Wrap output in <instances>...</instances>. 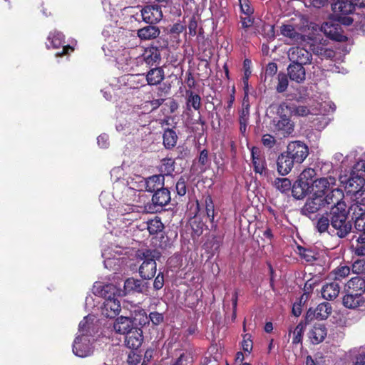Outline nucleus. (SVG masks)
Returning a JSON list of instances; mask_svg holds the SVG:
<instances>
[{
    "mask_svg": "<svg viewBox=\"0 0 365 365\" xmlns=\"http://www.w3.org/2000/svg\"><path fill=\"white\" fill-rule=\"evenodd\" d=\"M312 182L307 180H302L298 179L292 185V195L296 199H302L306 196L308 193Z\"/></svg>",
    "mask_w": 365,
    "mask_h": 365,
    "instance_id": "412c9836",
    "label": "nucleus"
},
{
    "mask_svg": "<svg viewBox=\"0 0 365 365\" xmlns=\"http://www.w3.org/2000/svg\"><path fill=\"white\" fill-rule=\"evenodd\" d=\"M364 303V297L359 293L350 292L343 297V304L349 309H355Z\"/></svg>",
    "mask_w": 365,
    "mask_h": 365,
    "instance_id": "a878e982",
    "label": "nucleus"
},
{
    "mask_svg": "<svg viewBox=\"0 0 365 365\" xmlns=\"http://www.w3.org/2000/svg\"><path fill=\"white\" fill-rule=\"evenodd\" d=\"M331 306L329 302L321 303L314 311L309 309L307 312V317L312 319L313 316L317 319H326L331 313Z\"/></svg>",
    "mask_w": 365,
    "mask_h": 365,
    "instance_id": "aec40b11",
    "label": "nucleus"
},
{
    "mask_svg": "<svg viewBox=\"0 0 365 365\" xmlns=\"http://www.w3.org/2000/svg\"><path fill=\"white\" fill-rule=\"evenodd\" d=\"M296 163H302L309 155V148L303 142L295 140L289 142L285 151Z\"/></svg>",
    "mask_w": 365,
    "mask_h": 365,
    "instance_id": "6e6552de",
    "label": "nucleus"
},
{
    "mask_svg": "<svg viewBox=\"0 0 365 365\" xmlns=\"http://www.w3.org/2000/svg\"><path fill=\"white\" fill-rule=\"evenodd\" d=\"M130 319L134 327H140L149 323L148 317L145 311L140 307H136L130 312Z\"/></svg>",
    "mask_w": 365,
    "mask_h": 365,
    "instance_id": "4be33fe9",
    "label": "nucleus"
},
{
    "mask_svg": "<svg viewBox=\"0 0 365 365\" xmlns=\"http://www.w3.org/2000/svg\"><path fill=\"white\" fill-rule=\"evenodd\" d=\"M48 40L51 42L53 48H58L64 43V36L59 31H54L50 34Z\"/></svg>",
    "mask_w": 365,
    "mask_h": 365,
    "instance_id": "37998d69",
    "label": "nucleus"
},
{
    "mask_svg": "<svg viewBox=\"0 0 365 365\" xmlns=\"http://www.w3.org/2000/svg\"><path fill=\"white\" fill-rule=\"evenodd\" d=\"M160 34L158 26L149 25L138 30V36L141 40H151L157 38Z\"/></svg>",
    "mask_w": 365,
    "mask_h": 365,
    "instance_id": "cd10ccee",
    "label": "nucleus"
},
{
    "mask_svg": "<svg viewBox=\"0 0 365 365\" xmlns=\"http://www.w3.org/2000/svg\"><path fill=\"white\" fill-rule=\"evenodd\" d=\"M94 293L103 297L105 301L101 308L102 314L107 318H114L120 312V302L115 297L116 292L115 287L112 284L101 285V283H96Z\"/></svg>",
    "mask_w": 365,
    "mask_h": 365,
    "instance_id": "f257e3e1",
    "label": "nucleus"
},
{
    "mask_svg": "<svg viewBox=\"0 0 365 365\" xmlns=\"http://www.w3.org/2000/svg\"><path fill=\"white\" fill-rule=\"evenodd\" d=\"M148 284L147 282L133 277L127 279L124 282V290L125 293H145L148 291Z\"/></svg>",
    "mask_w": 365,
    "mask_h": 365,
    "instance_id": "6ab92c4d",
    "label": "nucleus"
},
{
    "mask_svg": "<svg viewBox=\"0 0 365 365\" xmlns=\"http://www.w3.org/2000/svg\"><path fill=\"white\" fill-rule=\"evenodd\" d=\"M142 58L147 65L153 66L160 61V54L158 49L153 48L145 51Z\"/></svg>",
    "mask_w": 365,
    "mask_h": 365,
    "instance_id": "f704fd0d",
    "label": "nucleus"
},
{
    "mask_svg": "<svg viewBox=\"0 0 365 365\" xmlns=\"http://www.w3.org/2000/svg\"><path fill=\"white\" fill-rule=\"evenodd\" d=\"M358 244L355 247V253L359 256L365 255V238L359 237L357 240Z\"/></svg>",
    "mask_w": 365,
    "mask_h": 365,
    "instance_id": "6e6d98bb",
    "label": "nucleus"
},
{
    "mask_svg": "<svg viewBox=\"0 0 365 365\" xmlns=\"http://www.w3.org/2000/svg\"><path fill=\"white\" fill-rule=\"evenodd\" d=\"M336 178L329 175L326 178L316 179L312 182L314 195L324 197L336 186Z\"/></svg>",
    "mask_w": 365,
    "mask_h": 365,
    "instance_id": "9d476101",
    "label": "nucleus"
},
{
    "mask_svg": "<svg viewBox=\"0 0 365 365\" xmlns=\"http://www.w3.org/2000/svg\"><path fill=\"white\" fill-rule=\"evenodd\" d=\"M304 31V26L299 24L287 23L280 26V34L287 38L289 44L304 41L305 40V36L302 34Z\"/></svg>",
    "mask_w": 365,
    "mask_h": 365,
    "instance_id": "0eeeda50",
    "label": "nucleus"
},
{
    "mask_svg": "<svg viewBox=\"0 0 365 365\" xmlns=\"http://www.w3.org/2000/svg\"><path fill=\"white\" fill-rule=\"evenodd\" d=\"M149 322L151 321L154 325H158L163 321V315L157 312H150L148 316Z\"/></svg>",
    "mask_w": 365,
    "mask_h": 365,
    "instance_id": "13d9d810",
    "label": "nucleus"
},
{
    "mask_svg": "<svg viewBox=\"0 0 365 365\" xmlns=\"http://www.w3.org/2000/svg\"><path fill=\"white\" fill-rule=\"evenodd\" d=\"M339 291L340 287L336 282L327 283L322 288V295L327 300H333L339 295Z\"/></svg>",
    "mask_w": 365,
    "mask_h": 365,
    "instance_id": "bb28decb",
    "label": "nucleus"
},
{
    "mask_svg": "<svg viewBox=\"0 0 365 365\" xmlns=\"http://www.w3.org/2000/svg\"><path fill=\"white\" fill-rule=\"evenodd\" d=\"M354 226L358 231L365 234V216L356 217Z\"/></svg>",
    "mask_w": 365,
    "mask_h": 365,
    "instance_id": "bf43d9fd",
    "label": "nucleus"
},
{
    "mask_svg": "<svg viewBox=\"0 0 365 365\" xmlns=\"http://www.w3.org/2000/svg\"><path fill=\"white\" fill-rule=\"evenodd\" d=\"M282 105H284V109L289 110L291 115H293L304 117L312 113L306 106H296L292 103H282Z\"/></svg>",
    "mask_w": 365,
    "mask_h": 365,
    "instance_id": "2f4dec72",
    "label": "nucleus"
},
{
    "mask_svg": "<svg viewBox=\"0 0 365 365\" xmlns=\"http://www.w3.org/2000/svg\"><path fill=\"white\" fill-rule=\"evenodd\" d=\"M143 341V331L140 327H135L125 335V345L131 349L139 348Z\"/></svg>",
    "mask_w": 365,
    "mask_h": 365,
    "instance_id": "dca6fc26",
    "label": "nucleus"
},
{
    "mask_svg": "<svg viewBox=\"0 0 365 365\" xmlns=\"http://www.w3.org/2000/svg\"><path fill=\"white\" fill-rule=\"evenodd\" d=\"M239 3L242 13L247 16H250L253 14L254 9L250 6L249 0H239Z\"/></svg>",
    "mask_w": 365,
    "mask_h": 365,
    "instance_id": "5fc2aeb1",
    "label": "nucleus"
},
{
    "mask_svg": "<svg viewBox=\"0 0 365 365\" xmlns=\"http://www.w3.org/2000/svg\"><path fill=\"white\" fill-rule=\"evenodd\" d=\"M287 71L289 77L292 81L300 83L305 80V69L299 64H290L287 68Z\"/></svg>",
    "mask_w": 365,
    "mask_h": 365,
    "instance_id": "b1692460",
    "label": "nucleus"
},
{
    "mask_svg": "<svg viewBox=\"0 0 365 365\" xmlns=\"http://www.w3.org/2000/svg\"><path fill=\"white\" fill-rule=\"evenodd\" d=\"M347 287L350 292L359 293L362 296L365 292V279L359 277H353L348 282Z\"/></svg>",
    "mask_w": 365,
    "mask_h": 365,
    "instance_id": "7c9ffc66",
    "label": "nucleus"
},
{
    "mask_svg": "<svg viewBox=\"0 0 365 365\" xmlns=\"http://www.w3.org/2000/svg\"><path fill=\"white\" fill-rule=\"evenodd\" d=\"M135 327H134L130 317H118L115 319L113 324V329L114 331L118 334L124 336Z\"/></svg>",
    "mask_w": 365,
    "mask_h": 365,
    "instance_id": "2eb2a0df",
    "label": "nucleus"
},
{
    "mask_svg": "<svg viewBox=\"0 0 365 365\" xmlns=\"http://www.w3.org/2000/svg\"><path fill=\"white\" fill-rule=\"evenodd\" d=\"M178 136L173 129H167L163 133V144L168 149L173 148L176 145Z\"/></svg>",
    "mask_w": 365,
    "mask_h": 365,
    "instance_id": "e433bc0d",
    "label": "nucleus"
},
{
    "mask_svg": "<svg viewBox=\"0 0 365 365\" xmlns=\"http://www.w3.org/2000/svg\"><path fill=\"white\" fill-rule=\"evenodd\" d=\"M98 144L101 148H106L109 145L108 136L106 134L100 135L98 137Z\"/></svg>",
    "mask_w": 365,
    "mask_h": 365,
    "instance_id": "338daca9",
    "label": "nucleus"
},
{
    "mask_svg": "<svg viewBox=\"0 0 365 365\" xmlns=\"http://www.w3.org/2000/svg\"><path fill=\"white\" fill-rule=\"evenodd\" d=\"M331 227V212L329 213H327V216L322 215L321 216L316 224V228L318 232L320 233L327 232L329 233V230H330Z\"/></svg>",
    "mask_w": 365,
    "mask_h": 365,
    "instance_id": "4c0bfd02",
    "label": "nucleus"
},
{
    "mask_svg": "<svg viewBox=\"0 0 365 365\" xmlns=\"http://www.w3.org/2000/svg\"><path fill=\"white\" fill-rule=\"evenodd\" d=\"M276 140L274 137L269 134H265L262 138V144L269 148H273L276 144Z\"/></svg>",
    "mask_w": 365,
    "mask_h": 365,
    "instance_id": "4d7b16f0",
    "label": "nucleus"
},
{
    "mask_svg": "<svg viewBox=\"0 0 365 365\" xmlns=\"http://www.w3.org/2000/svg\"><path fill=\"white\" fill-rule=\"evenodd\" d=\"M274 186L281 192L285 193L292 189L291 181L288 178H276Z\"/></svg>",
    "mask_w": 365,
    "mask_h": 365,
    "instance_id": "79ce46f5",
    "label": "nucleus"
},
{
    "mask_svg": "<svg viewBox=\"0 0 365 365\" xmlns=\"http://www.w3.org/2000/svg\"><path fill=\"white\" fill-rule=\"evenodd\" d=\"M205 210L207 216L210 219V222H213L215 218V210L214 204L210 196H207L205 198Z\"/></svg>",
    "mask_w": 365,
    "mask_h": 365,
    "instance_id": "a18cd8bd",
    "label": "nucleus"
},
{
    "mask_svg": "<svg viewBox=\"0 0 365 365\" xmlns=\"http://www.w3.org/2000/svg\"><path fill=\"white\" fill-rule=\"evenodd\" d=\"M186 94L187 96L186 101L187 110H190V108H193L195 110H198L201 106L200 96L191 91H187Z\"/></svg>",
    "mask_w": 365,
    "mask_h": 365,
    "instance_id": "72a5a7b5",
    "label": "nucleus"
},
{
    "mask_svg": "<svg viewBox=\"0 0 365 365\" xmlns=\"http://www.w3.org/2000/svg\"><path fill=\"white\" fill-rule=\"evenodd\" d=\"M175 170V162L171 158H164L161 160L159 165V171L160 175H171Z\"/></svg>",
    "mask_w": 365,
    "mask_h": 365,
    "instance_id": "58836bf2",
    "label": "nucleus"
},
{
    "mask_svg": "<svg viewBox=\"0 0 365 365\" xmlns=\"http://www.w3.org/2000/svg\"><path fill=\"white\" fill-rule=\"evenodd\" d=\"M160 257V253L156 250H147L143 253V262L139 268L140 277L145 279H152L156 272L155 259Z\"/></svg>",
    "mask_w": 365,
    "mask_h": 365,
    "instance_id": "39448f33",
    "label": "nucleus"
},
{
    "mask_svg": "<svg viewBox=\"0 0 365 365\" xmlns=\"http://www.w3.org/2000/svg\"><path fill=\"white\" fill-rule=\"evenodd\" d=\"M304 332V325L302 324H299L293 331V344H299L302 340V335Z\"/></svg>",
    "mask_w": 365,
    "mask_h": 365,
    "instance_id": "3c124183",
    "label": "nucleus"
},
{
    "mask_svg": "<svg viewBox=\"0 0 365 365\" xmlns=\"http://www.w3.org/2000/svg\"><path fill=\"white\" fill-rule=\"evenodd\" d=\"M355 171V173H359L363 175L365 172V160L358 161L353 167L351 172Z\"/></svg>",
    "mask_w": 365,
    "mask_h": 365,
    "instance_id": "69168bd1",
    "label": "nucleus"
},
{
    "mask_svg": "<svg viewBox=\"0 0 365 365\" xmlns=\"http://www.w3.org/2000/svg\"><path fill=\"white\" fill-rule=\"evenodd\" d=\"M354 272L360 273L365 271V260H357L352 265Z\"/></svg>",
    "mask_w": 365,
    "mask_h": 365,
    "instance_id": "e2e57ef3",
    "label": "nucleus"
},
{
    "mask_svg": "<svg viewBox=\"0 0 365 365\" xmlns=\"http://www.w3.org/2000/svg\"><path fill=\"white\" fill-rule=\"evenodd\" d=\"M152 201L156 206L163 207L168 205L170 201V193L167 188H161L155 192L153 195Z\"/></svg>",
    "mask_w": 365,
    "mask_h": 365,
    "instance_id": "c756f323",
    "label": "nucleus"
},
{
    "mask_svg": "<svg viewBox=\"0 0 365 365\" xmlns=\"http://www.w3.org/2000/svg\"><path fill=\"white\" fill-rule=\"evenodd\" d=\"M313 53L322 59H331L335 56V52L331 49L323 46L321 44H317L312 46Z\"/></svg>",
    "mask_w": 365,
    "mask_h": 365,
    "instance_id": "c9c22d12",
    "label": "nucleus"
},
{
    "mask_svg": "<svg viewBox=\"0 0 365 365\" xmlns=\"http://www.w3.org/2000/svg\"><path fill=\"white\" fill-rule=\"evenodd\" d=\"M294 163L296 162L286 152H283L278 156L277 160L278 173L281 175H287L293 168Z\"/></svg>",
    "mask_w": 365,
    "mask_h": 365,
    "instance_id": "a211bd4d",
    "label": "nucleus"
},
{
    "mask_svg": "<svg viewBox=\"0 0 365 365\" xmlns=\"http://www.w3.org/2000/svg\"><path fill=\"white\" fill-rule=\"evenodd\" d=\"M175 189L178 195L180 196H184L186 194V181L183 177H180L176 182Z\"/></svg>",
    "mask_w": 365,
    "mask_h": 365,
    "instance_id": "864d4df0",
    "label": "nucleus"
},
{
    "mask_svg": "<svg viewBox=\"0 0 365 365\" xmlns=\"http://www.w3.org/2000/svg\"><path fill=\"white\" fill-rule=\"evenodd\" d=\"M299 250H300V255L303 257V258H304L307 262H313L314 260L316 259L314 255V252L310 250H307V249H302V248H299Z\"/></svg>",
    "mask_w": 365,
    "mask_h": 365,
    "instance_id": "680f3d73",
    "label": "nucleus"
},
{
    "mask_svg": "<svg viewBox=\"0 0 365 365\" xmlns=\"http://www.w3.org/2000/svg\"><path fill=\"white\" fill-rule=\"evenodd\" d=\"M314 175V170L313 169H307L304 170L300 175L299 178L300 180H312V177Z\"/></svg>",
    "mask_w": 365,
    "mask_h": 365,
    "instance_id": "774afa93",
    "label": "nucleus"
},
{
    "mask_svg": "<svg viewBox=\"0 0 365 365\" xmlns=\"http://www.w3.org/2000/svg\"><path fill=\"white\" fill-rule=\"evenodd\" d=\"M147 229L150 235H156L163 230L164 225L162 223L160 218L155 217L154 219L148 222Z\"/></svg>",
    "mask_w": 365,
    "mask_h": 365,
    "instance_id": "a19ab883",
    "label": "nucleus"
},
{
    "mask_svg": "<svg viewBox=\"0 0 365 365\" xmlns=\"http://www.w3.org/2000/svg\"><path fill=\"white\" fill-rule=\"evenodd\" d=\"M339 207L331 209V227L329 234L339 238L345 237L351 230V224L347 221L346 209L339 210Z\"/></svg>",
    "mask_w": 365,
    "mask_h": 365,
    "instance_id": "7ed1b4c3",
    "label": "nucleus"
},
{
    "mask_svg": "<svg viewBox=\"0 0 365 365\" xmlns=\"http://www.w3.org/2000/svg\"><path fill=\"white\" fill-rule=\"evenodd\" d=\"M262 34L267 39L273 40L275 37L274 26L269 24H264L262 27Z\"/></svg>",
    "mask_w": 365,
    "mask_h": 365,
    "instance_id": "de8ad7c7",
    "label": "nucleus"
},
{
    "mask_svg": "<svg viewBox=\"0 0 365 365\" xmlns=\"http://www.w3.org/2000/svg\"><path fill=\"white\" fill-rule=\"evenodd\" d=\"M288 58L293 64H299L303 66L311 63L312 53L307 49L301 47H292L288 51Z\"/></svg>",
    "mask_w": 365,
    "mask_h": 365,
    "instance_id": "9b49d317",
    "label": "nucleus"
},
{
    "mask_svg": "<svg viewBox=\"0 0 365 365\" xmlns=\"http://www.w3.org/2000/svg\"><path fill=\"white\" fill-rule=\"evenodd\" d=\"M141 16L145 23L154 24L161 20L163 12L158 5L147 6L141 10Z\"/></svg>",
    "mask_w": 365,
    "mask_h": 365,
    "instance_id": "ddd939ff",
    "label": "nucleus"
},
{
    "mask_svg": "<svg viewBox=\"0 0 365 365\" xmlns=\"http://www.w3.org/2000/svg\"><path fill=\"white\" fill-rule=\"evenodd\" d=\"M321 29L331 39L342 41L345 38V36L341 34V28L339 24H335L332 22H325L322 25Z\"/></svg>",
    "mask_w": 365,
    "mask_h": 365,
    "instance_id": "f3484780",
    "label": "nucleus"
},
{
    "mask_svg": "<svg viewBox=\"0 0 365 365\" xmlns=\"http://www.w3.org/2000/svg\"><path fill=\"white\" fill-rule=\"evenodd\" d=\"M165 178L163 175H155L145 180V189L148 192H156L164 186Z\"/></svg>",
    "mask_w": 365,
    "mask_h": 365,
    "instance_id": "393cba45",
    "label": "nucleus"
},
{
    "mask_svg": "<svg viewBox=\"0 0 365 365\" xmlns=\"http://www.w3.org/2000/svg\"><path fill=\"white\" fill-rule=\"evenodd\" d=\"M252 158L255 172L262 175L265 170L264 159L257 155V152L254 149L252 150Z\"/></svg>",
    "mask_w": 365,
    "mask_h": 365,
    "instance_id": "ea45409f",
    "label": "nucleus"
},
{
    "mask_svg": "<svg viewBox=\"0 0 365 365\" xmlns=\"http://www.w3.org/2000/svg\"><path fill=\"white\" fill-rule=\"evenodd\" d=\"M322 198L324 205L334 204L332 207H339V210L345 209V204L342 202L344 192L340 188L335 187Z\"/></svg>",
    "mask_w": 365,
    "mask_h": 365,
    "instance_id": "f8f14e48",
    "label": "nucleus"
},
{
    "mask_svg": "<svg viewBox=\"0 0 365 365\" xmlns=\"http://www.w3.org/2000/svg\"><path fill=\"white\" fill-rule=\"evenodd\" d=\"M331 9L339 21L346 26L353 23V19L347 16L354 11V6L349 0H338L331 4Z\"/></svg>",
    "mask_w": 365,
    "mask_h": 365,
    "instance_id": "423d86ee",
    "label": "nucleus"
},
{
    "mask_svg": "<svg viewBox=\"0 0 365 365\" xmlns=\"http://www.w3.org/2000/svg\"><path fill=\"white\" fill-rule=\"evenodd\" d=\"M249 110L248 108L242 110L240 115V130L242 133H245L247 129V124L248 121Z\"/></svg>",
    "mask_w": 365,
    "mask_h": 365,
    "instance_id": "8fccbe9b",
    "label": "nucleus"
},
{
    "mask_svg": "<svg viewBox=\"0 0 365 365\" xmlns=\"http://www.w3.org/2000/svg\"><path fill=\"white\" fill-rule=\"evenodd\" d=\"M164 285V277L163 274L160 272L155 277L153 282V287L155 290H159L163 288Z\"/></svg>",
    "mask_w": 365,
    "mask_h": 365,
    "instance_id": "0e129e2a",
    "label": "nucleus"
},
{
    "mask_svg": "<svg viewBox=\"0 0 365 365\" xmlns=\"http://www.w3.org/2000/svg\"><path fill=\"white\" fill-rule=\"evenodd\" d=\"M351 210L353 211V214L356 217H364L365 216V203L356 202L351 205Z\"/></svg>",
    "mask_w": 365,
    "mask_h": 365,
    "instance_id": "603ef678",
    "label": "nucleus"
},
{
    "mask_svg": "<svg viewBox=\"0 0 365 365\" xmlns=\"http://www.w3.org/2000/svg\"><path fill=\"white\" fill-rule=\"evenodd\" d=\"M327 334V330L324 324H317L309 332V337L314 344H318L324 341Z\"/></svg>",
    "mask_w": 365,
    "mask_h": 365,
    "instance_id": "5701e85b",
    "label": "nucleus"
},
{
    "mask_svg": "<svg viewBox=\"0 0 365 365\" xmlns=\"http://www.w3.org/2000/svg\"><path fill=\"white\" fill-rule=\"evenodd\" d=\"M295 124L285 113L284 105H280L277 115L269 123V130L277 136L288 138L292 136Z\"/></svg>",
    "mask_w": 365,
    "mask_h": 365,
    "instance_id": "f03ea898",
    "label": "nucleus"
},
{
    "mask_svg": "<svg viewBox=\"0 0 365 365\" xmlns=\"http://www.w3.org/2000/svg\"><path fill=\"white\" fill-rule=\"evenodd\" d=\"M165 78L164 71L160 67L151 68L146 75L148 85L155 86L160 84Z\"/></svg>",
    "mask_w": 365,
    "mask_h": 365,
    "instance_id": "c85d7f7f",
    "label": "nucleus"
},
{
    "mask_svg": "<svg viewBox=\"0 0 365 365\" xmlns=\"http://www.w3.org/2000/svg\"><path fill=\"white\" fill-rule=\"evenodd\" d=\"M94 318V316L88 315L80 322L78 331L81 333V335H91V333L93 331V322Z\"/></svg>",
    "mask_w": 365,
    "mask_h": 365,
    "instance_id": "473e14b6",
    "label": "nucleus"
},
{
    "mask_svg": "<svg viewBox=\"0 0 365 365\" xmlns=\"http://www.w3.org/2000/svg\"><path fill=\"white\" fill-rule=\"evenodd\" d=\"M341 183L344 185L345 190L351 195L356 196H362L365 194V189L364 186L365 184V180L359 173H355V171L351 172L350 176L340 177L339 178Z\"/></svg>",
    "mask_w": 365,
    "mask_h": 365,
    "instance_id": "20e7f679",
    "label": "nucleus"
},
{
    "mask_svg": "<svg viewBox=\"0 0 365 365\" xmlns=\"http://www.w3.org/2000/svg\"><path fill=\"white\" fill-rule=\"evenodd\" d=\"M192 361L191 354L185 352L180 354L178 359L172 365H192Z\"/></svg>",
    "mask_w": 365,
    "mask_h": 365,
    "instance_id": "49530a36",
    "label": "nucleus"
},
{
    "mask_svg": "<svg viewBox=\"0 0 365 365\" xmlns=\"http://www.w3.org/2000/svg\"><path fill=\"white\" fill-rule=\"evenodd\" d=\"M91 336H78L73 344V352L79 357H86L92 354L93 349L91 341Z\"/></svg>",
    "mask_w": 365,
    "mask_h": 365,
    "instance_id": "1a4fd4ad",
    "label": "nucleus"
},
{
    "mask_svg": "<svg viewBox=\"0 0 365 365\" xmlns=\"http://www.w3.org/2000/svg\"><path fill=\"white\" fill-rule=\"evenodd\" d=\"M288 86V79L285 74H278V84L277 86V91L278 93H283L285 91Z\"/></svg>",
    "mask_w": 365,
    "mask_h": 365,
    "instance_id": "09e8293b",
    "label": "nucleus"
},
{
    "mask_svg": "<svg viewBox=\"0 0 365 365\" xmlns=\"http://www.w3.org/2000/svg\"><path fill=\"white\" fill-rule=\"evenodd\" d=\"M324 206L322 197L314 194L312 197L307 200L305 204L301 208V213L311 218L312 215L317 212Z\"/></svg>",
    "mask_w": 365,
    "mask_h": 365,
    "instance_id": "4468645a",
    "label": "nucleus"
},
{
    "mask_svg": "<svg viewBox=\"0 0 365 365\" xmlns=\"http://www.w3.org/2000/svg\"><path fill=\"white\" fill-rule=\"evenodd\" d=\"M335 280H341L347 277L350 273V268L348 266L339 267L333 271Z\"/></svg>",
    "mask_w": 365,
    "mask_h": 365,
    "instance_id": "c03bdc74",
    "label": "nucleus"
},
{
    "mask_svg": "<svg viewBox=\"0 0 365 365\" xmlns=\"http://www.w3.org/2000/svg\"><path fill=\"white\" fill-rule=\"evenodd\" d=\"M354 365H365V347H360Z\"/></svg>",
    "mask_w": 365,
    "mask_h": 365,
    "instance_id": "052dcab7",
    "label": "nucleus"
}]
</instances>
